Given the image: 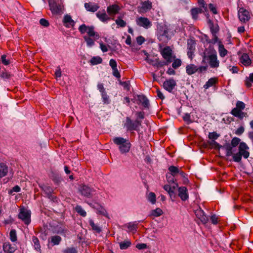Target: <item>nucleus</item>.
<instances>
[{
    "label": "nucleus",
    "instance_id": "obj_1",
    "mask_svg": "<svg viewBox=\"0 0 253 253\" xmlns=\"http://www.w3.org/2000/svg\"><path fill=\"white\" fill-rule=\"evenodd\" d=\"M202 58V62H207L211 68H217L219 66V61L217 59L216 51L211 45L205 49Z\"/></svg>",
    "mask_w": 253,
    "mask_h": 253
},
{
    "label": "nucleus",
    "instance_id": "obj_2",
    "mask_svg": "<svg viewBox=\"0 0 253 253\" xmlns=\"http://www.w3.org/2000/svg\"><path fill=\"white\" fill-rule=\"evenodd\" d=\"M113 142L119 146V149L122 154L129 152L131 144L128 140L121 137H116L113 138Z\"/></svg>",
    "mask_w": 253,
    "mask_h": 253
},
{
    "label": "nucleus",
    "instance_id": "obj_3",
    "mask_svg": "<svg viewBox=\"0 0 253 253\" xmlns=\"http://www.w3.org/2000/svg\"><path fill=\"white\" fill-rule=\"evenodd\" d=\"M17 217L25 225H28L31 222V211L28 208L21 206L19 207V213Z\"/></svg>",
    "mask_w": 253,
    "mask_h": 253
},
{
    "label": "nucleus",
    "instance_id": "obj_4",
    "mask_svg": "<svg viewBox=\"0 0 253 253\" xmlns=\"http://www.w3.org/2000/svg\"><path fill=\"white\" fill-rule=\"evenodd\" d=\"M79 31L82 34L86 33L87 37H93L94 40H98L100 38L99 34L95 32L93 26H88L84 24L79 27Z\"/></svg>",
    "mask_w": 253,
    "mask_h": 253
},
{
    "label": "nucleus",
    "instance_id": "obj_5",
    "mask_svg": "<svg viewBox=\"0 0 253 253\" xmlns=\"http://www.w3.org/2000/svg\"><path fill=\"white\" fill-rule=\"evenodd\" d=\"M141 121L136 119L133 121L131 119L127 117L126 118V122L124 124V127L126 128L128 131L139 130V127L141 126Z\"/></svg>",
    "mask_w": 253,
    "mask_h": 253
},
{
    "label": "nucleus",
    "instance_id": "obj_6",
    "mask_svg": "<svg viewBox=\"0 0 253 253\" xmlns=\"http://www.w3.org/2000/svg\"><path fill=\"white\" fill-rule=\"evenodd\" d=\"M49 5L53 14L61 15L63 13V6L60 3L55 0H49Z\"/></svg>",
    "mask_w": 253,
    "mask_h": 253
},
{
    "label": "nucleus",
    "instance_id": "obj_7",
    "mask_svg": "<svg viewBox=\"0 0 253 253\" xmlns=\"http://www.w3.org/2000/svg\"><path fill=\"white\" fill-rule=\"evenodd\" d=\"M238 15L240 22L243 23H246L251 19V13L244 7H241L238 11Z\"/></svg>",
    "mask_w": 253,
    "mask_h": 253
},
{
    "label": "nucleus",
    "instance_id": "obj_8",
    "mask_svg": "<svg viewBox=\"0 0 253 253\" xmlns=\"http://www.w3.org/2000/svg\"><path fill=\"white\" fill-rule=\"evenodd\" d=\"M195 214L196 217L195 220L198 224L200 223L205 224L208 222L209 220L208 217L200 208L195 211Z\"/></svg>",
    "mask_w": 253,
    "mask_h": 253
},
{
    "label": "nucleus",
    "instance_id": "obj_9",
    "mask_svg": "<svg viewBox=\"0 0 253 253\" xmlns=\"http://www.w3.org/2000/svg\"><path fill=\"white\" fill-rule=\"evenodd\" d=\"M161 54L169 63L172 62V50L170 46H167L160 50Z\"/></svg>",
    "mask_w": 253,
    "mask_h": 253
},
{
    "label": "nucleus",
    "instance_id": "obj_10",
    "mask_svg": "<svg viewBox=\"0 0 253 253\" xmlns=\"http://www.w3.org/2000/svg\"><path fill=\"white\" fill-rule=\"evenodd\" d=\"M136 23L138 26L143 27L146 29L150 28L152 26V22L146 17H137L136 19Z\"/></svg>",
    "mask_w": 253,
    "mask_h": 253
},
{
    "label": "nucleus",
    "instance_id": "obj_11",
    "mask_svg": "<svg viewBox=\"0 0 253 253\" xmlns=\"http://www.w3.org/2000/svg\"><path fill=\"white\" fill-rule=\"evenodd\" d=\"M196 42L195 40L193 39L188 40L187 41V55L188 57L192 60L194 53L195 51Z\"/></svg>",
    "mask_w": 253,
    "mask_h": 253
},
{
    "label": "nucleus",
    "instance_id": "obj_12",
    "mask_svg": "<svg viewBox=\"0 0 253 253\" xmlns=\"http://www.w3.org/2000/svg\"><path fill=\"white\" fill-rule=\"evenodd\" d=\"M249 149V147L246 143L241 142L239 146V153L245 159H247L250 156V152L248 151Z\"/></svg>",
    "mask_w": 253,
    "mask_h": 253
},
{
    "label": "nucleus",
    "instance_id": "obj_13",
    "mask_svg": "<svg viewBox=\"0 0 253 253\" xmlns=\"http://www.w3.org/2000/svg\"><path fill=\"white\" fill-rule=\"evenodd\" d=\"M176 85L175 81L173 79H170L165 81L163 83L164 88L168 91L171 92Z\"/></svg>",
    "mask_w": 253,
    "mask_h": 253
},
{
    "label": "nucleus",
    "instance_id": "obj_14",
    "mask_svg": "<svg viewBox=\"0 0 253 253\" xmlns=\"http://www.w3.org/2000/svg\"><path fill=\"white\" fill-rule=\"evenodd\" d=\"M79 190L82 195L86 197H90L94 192L93 189L85 185H82Z\"/></svg>",
    "mask_w": 253,
    "mask_h": 253
},
{
    "label": "nucleus",
    "instance_id": "obj_15",
    "mask_svg": "<svg viewBox=\"0 0 253 253\" xmlns=\"http://www.w3.org/2000/svg\"><path fill=\"white\" fill-rule=\"evenodd\" d=\"M120 10V6L116 4L110 5L107 7V12L110 16H114L118 13Z\"/></svg>",
    "mask_w": 253,
    "mask_h": 253
},
{
    "label": "nucleus",
    "instance_id": "obj_16",
    "mask_svg": "<svg viewBox=\"0 0 253 253\" xmlns=\"http://www.w3.org/2000/svg\"><path fill=\"white\" fill-rule=\"evenodd\" d=\"M240 62L245 66L248 67L251 65L252 60L247 53H244L240 57Z\"/></svg>",
    "mask_w": 253,
    "mask_h": 253
},
{
    "label": "nucleus",
    "instance_id": "obj_17",
    "mask_svg": "<svg viewBox=\"0 0 253 253\" xmlns=\"http://www.w3.org/2000/svg\"><path fill=\"white\" fill-rule=\"evenodd\" d=\"M3 250L6 253H14L16 250V246L11 245L9 242H5L3 244Z\"/></svg>",
    "mask_w": 253,
    "mask_h": 253
},
{
    "label": "nucleus",
    "instance_id": "obj_18",
    "mask_svg": "<svg viewBox=\"0 0 253 253\" xmlns=\"http://www.w3.org/2000/svg\"><path fill=\"white\" fill-rule=\"evenodd\" d=\"M178 196L182 201H185L188 198V191L186 187L182 186L178 188Z\"/></svg>",
    "mask_w": 253,
    "mask_h": 253
},
{
    "label": "nucleus",
    "instance_id": "obj_19",
    "mask_svg": "<svg viewBox=\"0 0 253 253\" xmlns=\"http://www.w3.org/2000/svg\"><path fill=\"white\" fill-rule=\"evenodd\" d=\"M85 9L91 12L96 11L99 8L98 4L93 2H85L84 4Z\"/></svg>",
    "mask_w": 253,
    "mask_h": 253
},
{
    "label": "nucleus",
    "instance_id": "obj_20",
    "mask_svg": "<svg viewBox=\"0 0 253 253\" xmlns=\"http://www.w3.org/2000/svg\"><path fill=\"white\" fill-rule=\"evenodd\" d=\"M63 22L64 25L67 28L73 27L75 24V22L72 19L71 16L68 14L64 16Z\"/></svg>",
    "mask_w": 253,
    "mask_h": 253
},
{
    "label": "nucleus",
    "instance_id": "obj_21",
    "mask_svg": "<svg viewBox=\"0 0 253 253\" xmlns=\"http://www.w3.org/2000/svg\"><path fill=\"white\" fill-rule=\"evenodd\" d=\"M96 17L102 22H105L110 19L104 10L99 11L96 13Z\"/></svg>",
    "mask_w": 253,
    "mask_h": 253
},
{
    "label": "nucleus",
    "instance_id": "obj_22",
    "mask_svg": "<svg viewBox=\"0 0 253 253\" xmlns=\"http://www.w3.org/2000/svg\"><path fill=\"white\" fill-rule=\"evenodd\" d=\"M231 114L240 119H242L247 115V113L243 112L242 111L236 107L232 110Z\"/></svg>",
    "mask_w": 253,
    "mask_h": 253
},
{
    "label": "nucleus",
    "instance_id": "obj_23",
    "mask_svg": "<svg viewBox=\"0 0 253 253\" xmlns=\"http://www.w3.org/2000/svg\"><path fill=\"white\" fill-rule=\"evenodd\" d=\"M197 72V66L195 64H188L186 67V72L188 75H192Z\"/></svg>",
    "mask_w": 253,
    "mask_h": 253
},
{
    "label": "nucleus",
    "instance_id": "obj_24",
    "mask_svg": "<svg viewBox=\"0 0 253 253\" xmlns=\"http://www.w3.org/2000/svg\"><path fill=\"white\" fill-rule=\"evenodd\" d=\"M208 23L211 34H217L219 30L218 25L217 24H214L211 20H209Z\"/></svg>",
    "mask_w": 253,
    "mask_h": 253
},
{
    "label": "nucleus",
    "instance_id": "obj_25",
    "mask_svg": "<svg viewBox=\"0 0 253 253\" xmlns=\"http://www.w3.org/2000/svg\"><path fill=\"white\" fill-rule=\"evenodd\" d=\"M8 172V167L3 163H0V178L5 176Z\"/></svg>",
    "mask_w": 253,
    "mask_h": 253
},
{
    "label": "nucleus",
    "instance_id": "obj_26",
    "mask_svg": "<svg viewBox=\"0 0 253 253\" xmlns=\"http://www.w3.org/2000/svg\"><path fill=\"white\" fill-rule=\"evenodd\" d=\"M178 187L177 183H174L173 185L171 186L169 184H166L164 186V189L168 192L170 196L174 194V191L176 188Z\"/></svg>",
    "mask_w": 253,
    "mask_h": 253
},
{
    "label": "nucleus",
    "instance_id": "obj_27",
    "mask_svg": "<svg viewBox=\"0 0 253 253\" xmlns=\"http://www.w3.org/2000/svg\"><path fill=\"white\" fill-rule=\"evenodd\" d=\"M218 52L221 57H225L228 52L220 41L218 42Z\"/></svg>",
    "mask_w": 253,
    "mask_h": 253
},
{
    "label": "nucleus",
    "instance_id": "obj_28",
    "mask_svg": "<svg viewBox=\"0 0 253 253\" xmlns=\"http://www.w3.org/2000/svg\"><path fill=\"white\" fill-rule=\"evenodd\" d=\"M203 10L201 7H195L191 9V14L193 19H197L199 14L202 13Z\"/></svg>",
    "mask_w": 253,
    "mask_h": 253
},
{
    "label": "nucleus",
    "instance_id": "obj_29",
    "mask_svg": "<svg viewBox=\"0 0 253 253\" xmlns=\"http://www.w3.org/2000/svg\"><path fill=\"white\" fill-rule=\"evenodd\" d=\"M138 100L141 103L142 106L145 108L148 107L149 103L147 98L143 95H138Z\"/></svg>",
    "mask_w": 253,
    "mask_h": 253
},
{
    "label": "nucleus",
    "instance_id": "obj_30",
    "mask_svg": "<svg viewBox=\"0 0 253 253\" xmlns=\"http://www.w3.org/2000/svg\"><path fill=\"white\" fill-rule=\"evenodd\" d=\"M218 82V80L216 78H210L208 82H206L205 84L204 85V87L205 89H208L209 87L213 86Z\"/></svg>",
    "mask_w": 253,
    "mask_h": 253
},
{
    "label": "nucleus",
    "instance_id": "obj_31",
    "mask_svg": "<svg viewBox=\"0 0 253 253\" xmlns=\"http://www.w3.org/2000/svg\"><path fill=\"white\" fill-rule=\"evenodd\" d=\"M89 224L91 226L92 230L96 233H99L101 231V228L97 224H95L93 220L90 219L89 220Z\"/></svg>",
    "mask_w": 253,
    "mask_h": 253
},
{
    "label": "nucleus",
    "instance_id": "obj_32",
    "mask_svg": "<svg viewBox=\"0 0 253 253\" xmlns=\"http://www.w3.org/2000/svg\"><path fill=\"white\" fill-rule=\"evenodd\" d=\"M131 243L128 240H125L123 242L119 243L120 248L121 250H126L128 248H129L131 246Z\"/></svg>",
    "mask_w": 253,
    "mask_h": 253
},
{
    "label": "nucleus",
    "instance_id": "obj_33",
    "mask_svg": "<svg viewBox=\"0 0 253 253\" xmlns=\"http://www.w3.org/2000/svg\"><path fill=\"white\" fill-rule=\"evenodd\" d=\"M126 226L128 228L129 232H136L137 229V223L136 222H130L128 223Z\"/></svg>",
    "mask_w": 253,
    "mask_h": 253
},
{
    "label": "nucleus",
    "instance_id": "obj_34",
    "mask_svg": "<svg viewBox=\"0 0 253 253\" xmlns=\"http://www.w3.org/2000/svg\"><path fill=\"white\" fill-rule=\"evenodd\" d=\"M102 59L99 56H94L89 61L90 64L92 65H97L98 64H100L102 63Z\"/></svg>",
    "mask_w": 253,
    "mask_h": 253
},
{
    "label": "nucleus",
    "instance_id": "obj_35",
    "mask_svg": "<svg viewBox=\"0 0 253 253\" xmlns=\"http://www.w3.org/2000/svg\"><path fill=\"white\" fill-rule=\"evenodd\" d=\"M152 7V3L149 0L145 1L142 3V8L145 11L150 10Z\"/></svg>",
    "mask_w": 253,
    "mask_h": 253
},
{
    "label": "nucleus",
    "instance_id": "obj_36",
    "mask_svg": "<svg viewBox=\"0 0 253 253\" xmlns=\"http://www.w3.org/2000/svg\"><path fill=\"white\" fill-rule=\"evenodd\" d=\"M61 237L58 235L53 236L51 237V243L53 245H58L61 241Z\"/></svg>",
    "mask_w": 253,
    "mask_h": 253
},
{
    "label": "nucleus",
    "instance_id": "obj_37",
    "mask_svg": "<svg viewBox=\"0 0 253 253\" xmlns=\"http://www.w3.org/2000/svg\"><path fill=\"white\" fill-rule=\"evenodd\" d=\"M32 241L34 244L35 249L37 251L41 250V246L38 238L35 236H33L32 238Z\"/></svg>",
    "mask_w": 253,
    "mask_h": 253
},
{
    "label": "nucleus",
    "instance_id": "obj_38",
    "mask_svg": "<svg viewBox=\"0 0 253 253\" xmlns=\"http://www.w3.org/2000/svg\"><path fill=\"white\" fill-rule=\"evenodd\" d=\"M179 169L178 167L171 166L169 168V170L170 172L171 175L173 177L175 176L179 172Z\"/></svg>",
    "mask_w": 253,
    "mask_h": 253
},
{
    "label": "nucleus",
    "instance_id": "obj_39",
    "mask_svg": "<svg viewBox=\"0 0 253 253\" xmlns=\"http://www.w3.org/2000/svg\"><path fill=\"white\" fill-rule=\"evenodd\" d=\"M252 83H253V73L249 75V77H247L245 81V84L247 87L252 86Z\"/></svg>",
    "mask_w": 253,
    "mask_h": 253
},
{
    "label": "nucleus",
    "instance_id": "obj_40",
    "mask_svg": "<svg viewBox=\"0 0 253 253\" xmlns=\"http://www.w3.org/2000/svg\"><path fill=\"white\" fill-rule=\"evenodd\" d=\"M92 37H89L86 36L84 37V39L86 42L87 45L89 47H92L94 44V41L91 38Z\"/></svg>",
    "mask_w": 253,
    "mask_h": 253
},
{
    "label": "nucleus",
    "instance_id": "obj_41",
    "mask_svg": "<svg viewBox=\"0 0 253 253\" xmlns=\"http://www.w3.org/2000/svg\"><path fill=\"white\" fill-rule=\"evenodd\" d=\"M156 64H155L154 67H156L158 68L162 67L164 66L168 65L169 64L166 61H160L159 58H156Z\"/></svg>",
    "mask_w": 253,
    "mask_h": 253
},
{
    "label": "nucleus",
    "instance_id": "obj_42",
    "mask_svg": "<svg viewBox=\"0 0 253 253\" xmlns=\"http://www.w3.org/2000/svg\"><path fill=\"white\" fill-rule=\"evenodd\" d=\"M75 210L80 215L83 217L86 215V212L81 206L77 205L75 208Z\"/></svg>",
    "mask_w": 253,
    "mask_h": 253
},
{
    "label": "nucleus",
    "instance_id": "obj_43",
    "mask_svg": "<svg viewBox=\"0 0 253 253\" xmlns=\"http://www.w3.org/2000/svg\"><path fill=\"white\" fill-rule=\"evenodd\" d=\"M115 22L118 26L122 28L125 27L126 25V22L120 17L117 18L115 20Z\"/></svg>",
    "mask_w": 253,
    "mask_h": 253
},
{
    "label": "nucleus",
    "instance_id": "obj_44",
    "mask_svg": "<svg viewBox=\"0 0 253 253\" xmlns=\"http://www.w3.org/2000/svg\"><path fill=\"white\" fill-rule=\"evenodd\" d=\"M163 213V211L160 208H157L152 211L151 215L155 217H158L161 216Z\"/></svg>",
    "mask_w": 253,
    "mask_h": 253
},
{
    "label": "nucleus",
    "instance_id": "obj_45",
    "mask_svg": "<svg viewBox=\"0 0 253 253\" xmlns=\"http://www.w3.org/2000/svg\"><path fill=\"white\" fill-rule=\"evenodd\" d=\"M148 200L152 204H154L156 201V195L153 192H150L148 196Z\"/></svg>",
    "mask_w": 253,
    "mask_h": 253
},
{
    "label": "nucleus",
    "instance_id": "obj_46",
    "mask_svg": "<svg viewBox=\"0 0 253 253\" xmlns=\"http://www.w3.org/2000/svg\"><path fill=\"white\" fill-rule=\"evenodd\" d=\"M10 239L12 242H15L17 241L16 232L15 230L12 229L9 233Z\"/></svg>",
    "mask_w": 253,
    "mask_h": 253
},
{
    "label": "nucleus",
    "instance_id": "obj_47",
    "mask_svg": "<svg viewBox=\"0 0 253 253\" xmlns=\"http://www.w3.org/2000/svg\"><path fill=\"white\" fill-rule=\"evenodd\" d=\"M101 97L104 104H108L110 103V99L106 92L102 93Z\"/></svg>",
    "mask_w": 253,
    "mask_h": 253
},
{
    "label": "nucleus",
    "instance_id": "obj_48",
    "mask_svg": "<svg viewBox=\"0 0 253 253\" xmlns=\"http://www.w3.org/2000/svg\"><path fill=\"white\" fill-rule=\"evenodd\" d=\"M208 143L210 146L212 148L217 149H219L220 147V145L214 140H211Z\"/></svg>",
    "mask_w": 253,
    "mask_h": 253
},
{
    "label": "nucleus",
    "instance_id": "obj_49",
    "mask_svg": "<svg viewBox=\"0 0 253 253\" xmlns=\"http://www.w3.org/2000/svg\"><path fill=\"white\" fill-rule=\"evenodd\" d=\"M181 65V61L179 59H175L174 60L172 64V67L174 69H177L179 67H180Z\"/></svg>",
    "mask_w": 253,
    "mask_h": 253
},
{
    "label": "nucleus",
    "instance_id": "obj_50",
    "mask_svg": "<svg viewBox=\"0 0 253 253\" xmlns=\"http://www.w3.org/2000/svg\"><path fill=\"white\" fill-rule=\"evenodd\" d=\"M240 141H241V139L240 138L236 137H234L232 139L231 142L232 147H234L237 146L238 144L240 145Z\"/></svg>",
    "mask_w": 253,
    "mask_h": 253
},
{
    "label": "nucleus",
    "instance_id": "obj_51",
    "mask_svg": "<svg viewBox=\"0 0 253 253\" xmlns=\"http://www.w3.org/2000/svg\"><path fill=\"white\" fill-rule=\"evenodd\" d=\"M120 84L123 86L124 88L127 91L130 90V83L129 81L127 82H120Z\"/></svg>",
    "mask_w": 253,
    "mask_h": 253
},
{
    "label": "nucleus",
    "instance_id": "obj_52",
    "mask_svg": "<svg viewBox=\"0 0 253 253\" xmlns=\"http://www.w3.org/2000/svg\"><path fill=\"white\" fill-rule=\"evenodd\" d=\"M242 156L241 154L238 152L236 154H233V161L235 162H240L242 159Z\"/></svg>",
    "mask_w": 253,
    "mask_h": 253
},
{
    "label": "nucleus",
    "instance_id": "obj_53",
    "mask_svg": "<svg viewBox=\"0 0 253 253\" xmlns=\"http://www.w3.org/2000/svg\"><path fill=\"white\" fill-rule=\"evenodd\" d=\"M145 60L149 64L154 66L155 64H156V58L152 59L149 58V56L147 55V57L145 58Z\"/></svg>",
    "mask_w": 253,
    "mask_h": 253
},
{
    "label": "nucleus",
    "instance_id": "obj_54",
    "mask_svg": "<svg viewBox=\"0 0 253 253\" xmlns=\"http://www.w3.org/2000/svg\"><path fill=\"white\" fill-rule=\"evenodd\" d=\"M219 136V134H218L216 132H212L209 133V138L211 140H214L217 139L218 137Z\"/></svg>",
    "mask_w": 253,
    "mask_h": 253
},
{
    "label": "nucleus",
    "instance_id": "obj_55",
    "mask_svg": "<svg viewBox=\"0 0 253 253\" xmlns=\"http://www.w3.org/2000/svg\"><path fill=\"white\" fill-rule=\"evenodd\" d=\"M183 119L184 122L187 123V124H189L192 123L190 115L189 113L185 114L183 116Z\"/></svg>",
    "mask_w": 253,
    "mask_h": 253
},
{
    "label": "nucleus",
    "instance_id": "obj_56",
    "mask_svg": "<svg viewBox=\"0 0 253 253\" xmlns=\"http://www.w3.org/2000/svg\"><path fill=\"white\" fill-rule=\"evenodd\" d=\"M226 155L227 156H230L233 155V148L230 145H228L226 148Z\"/></svg>",
    "mask_w": 253,
    "mask_h": 253
},
{
    "label": "nucleus",
    "instance_id": "obj_57",
    "mask_svg": "<svg viewBox=\"0 0 253 253\" xmlns=\"http://www.w3.org/2000/svg\"><path fill=\"white\" fill-rule=\"evenodd\" d=\"M43 190L48 195H51L53 192L52 188L49 186H44Z\"/></svg>",
    "mask_w": 253,
    "mask_h": 253
},
{
    "label": "nucleus",
    "instance_id": "obj_58",
    "mask_svg": "<svg viewBox=\"0 0 253 253\" xmlns=\"http://www.w3.org/2000/svg\"><path fill=\"white\" fill-rule=\"evenodd\" d=\"M236 107L242 111L245 108V104L243 102L238 101L236 103Z\"/></svg>",
    "mask_w": 253,
    "mask_h": 253
},
{
    "label": "nucleus",
    "instance_id": "obj_59",
    "mask_svg": "<svg viewBox=\"0 0 253 253\" xmlns=\"http://www.w3.org/2000/svg\"><path fill=\"white\" fill-rule=\"evenodd\" d=\"M20 190H21L20 187L18 185H16V186H14L12 188V189L9 190L8 194L11 195V194H13V192H19L20 191Z\"/></svg>",
    "mask_w": 253,
    "mask_h": 253
},
{
    "label": "nucleus",
    "instance_id": "obj_60",
    "mask_svg": "<svg viewBox=\"0 0 253 253\" xmlns=\"http://www.w3.org/2000/svg\"><path fill=\"white\" fill-rule=\"evenodd\" d=\"M11 75L7 72H3L0 74V77L3 79H9L11 77Z\"/></svg>",
    "mask_w": 253,
    "mask_h": 253
},
{
    "label": "nucleus",
    "instance_id": "obj_61",
    "mask_svg": "<svg viewBox=\"0 0 253 253\" xmlns=\"http://www.w3.org/2000/svg\"><path fill=\"white\" fill-rule=\"evenodd\" d=\"M200 7L203 8L205 11L207 10V4L204 0H197Z\"/></svg>",
    "mask_w": 253,
    "mask_h": 253
},
{
    "label": "nucleus",
    "instance_id": "obj_62",
    "mask_svg": "<svg viewBox=\"0 0 253 253\" xmlns=\"http://www.w3.org/2000/svg\"><path fill=\"white\" fill-rule=\"evenodd\" d=\"M62 76V72L61 68L59 66H58L55 72V77L57 79L58 78H60Z\"/></svg>",
    "mask_w": 253,
    "mask_h": 253
},
{
    "label": "nucleus",
    "instance_id": "obj_63",
    "mask_svg": "<svg viewBox=\"0 0 253 253\" xmlns=\"http://www.w3.org/2000/svg\"><path fill=\"white\" fill-rule=\"evenodd\" d=\"M209 8L210 9V11L212 12L214 14H217L218 12L216 8L213 4L210 3L209 4Z\"/></svg>",
    "mask_w": 253,
    "mask_h": 253
},
{
    "label": "nucleus",
    "instance_id": "obj_64",
    "mask_svg": "<svg viewBox=\"0 0 253 253\" xmlns=\"http://www.w3.org/2000/svg\"><path fill=\"white\" fill-rule=\"evenodd\" d=\"M78 252L75 248L71 247L67 248L64 253H77Z\"/></svg>",
    "mask_w": 253,
    "mask_h": 253
}]
</instances>
